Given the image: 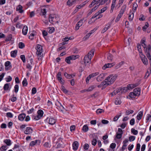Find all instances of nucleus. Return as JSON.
Listing matches in <instances>:
<instances>
[{"instance_id":"14","label":"nucleus","mask_w":151,"mask_h":151,"mask_svg":"<svg viewBox=\"0 0 151 151\" xmlns=\"http://www.w3.org/2000/svg\"><path fill=\"white\" fill-rule=\"evenodd\" d=\"M88 0H87L85 1H84V2H83V3L81 4H80L77 5V7L78 9H79L81 8H82V7L84 6L88 2Z\"/></svg>"},{"instance_id":"53","label":"nucleus","mask_w":151,"mask_h":151,"mask_svg":"<svg viewBox=\"0 0 151 151\" xmlns=\"http://www.w3.org/2000/svg\"><path fill=\"white\" fill-rule=\"evenodd\" d=\"M19 90V86L18 85H16L14 87V91L16 93H17Z\"/></svg>"},{"instance_id":"1","label":"nucleus","mask_w":151,"mask_h":151,"mask_svg":"<svg viewBox=\"0 0 151 151\" xmlns=\"http://www.w3.org/2000/svg\"><path fill=\"white\" fill-rule=\"evenodd\" d=\"M117 77L116 75H111L107 77L104 80V88L113 83L116 80Z\"/></svg>"},{"instance_id":"26","label":"nucleus","mask_w":151,"mask_h":151,"mask_svg":"<svg viewBox=\"0 0 151 151\" xmlns=\"http://www.w3.org/2000/svg\"><path fill=\"white\" fill-rule=\"evenodd\" d=\"M4 142L8 146H10L11 145V141L9 139H6L4 141Z\"/></svg>"},{"instance_id":"49","label":"nucleus","mask_w":151,"mask_h":151,"mask_svg":"<svg viewBox=\"0 0 151 151\" xmlns=\"http://www.w3.org/2000/svg\"><path fill=\"white\" fill-rule=\"evenodd\" d=\"M99 74V73L98 72L94 73L90 75V78H93L95 76L98 75Z\"/></svg>"},{"instance_id":"32","label":"nucleus","mask_w":151,"mask_h":151,"mask_svg":"<svg viewBox=\"0 0 151 151\" xmlns=\"http://www.w3.org/2000/svg\"><path fill=\"white\" fill-rule=\"evenodd\" d=\"M123 14H122L120 13L118 14V16H117L116 19L115 20L116 22H117L118 21H119L120 19L121 18V17H122Z\"/></svg>"},{"instance_id":"42","label":"nucleus","mask_w":151,"mask_h":151,"mask_svg":"<svg viewBox=\"0 0 151 151\" xmlns=\"http://www.w3.org/2000/svg\"><path fill=\"white\" fill-rule=\"evenodd\" d=\"M134 111L133 110H126L125 114L126 115H129L130 114H132L133 113Z\"/></svg>"},{"instance_id":"35","label":"nucleus","mask_w":151,"mask_h":151,"mask_svg":"<svg viewBox=\"0 0 151 151\" xmlns=\"http://www.w3.org/2000/svg\"><path fill=\"white\" fill-rule=\"evenodd\" d=\"M22 85L24 86H26L27 85V80L26 78H24L23 80L22 81Z\"/></svg>"},{"instance_id":"15","label":"nucleus","mask_w":151,"mask_h":151,"mask_svg":"<svg viewBox=\"0 0 151 151\" xmlns=\"http://www.w3.org/2000/svg\"><path fill=\"white\" fill-rule=\"evenodd\" d=\"M78 143L77 141H75L74 142L73 144V149L74 150H76L78 147Z\"/></svg>"},{"instance_id":"16","label":"nucleus","mask_w":151,"mask_h":151,"mask_svg":"<svg viewBox=\"0 0 151 151\" xmlns=\"http://www.w3.org/2000/svg\"><path fill=\"white\" fill-rule=\"evenodd\" d=\"M28 29L27 26H25L24 27L22 30V33L24 35H25L27 34Z\"/></svg>"},{"instance_id":"2","label":"nucleus","mask_w":151,"mask_h":151,"mask_svg":"<svg viewBox=\"0 0 151 151\" xmlns=\"http://www.w3.org/2000/svg\"><path fill=\"white\" fill-rule=\"evenodd\" d=\"M142 45L144 48L145 52L147 58L150 60H151V56L150 55V53H151V46L150 45H149L146 47V45L145 43Z\"/></svg>"},{"instance_id":"28","label":"nucleus","mask_w":151,"mask_h":151,"mask_svg":"<svg viewBox=\"0 0 151 151\" xmlns=\"http://www.w3.org/2000/svg\"><path fill=\"white\" fill-rule=\"evenodd\" d=\"M129 96L132 99H134L136 98V96H137L135 95V94L134 92H130L129 93Z\"/></svg>"},{"instance_id":"55","label":"nucleus","mask_w":151,"mask_h":151,"mask_svg":"<svg viewBox=\"0 0 151 151\" xmlns=\"http://www.w3.org/2000/svg\"><path fill=\"white\" fill-rule=\"evenodd\" d=\"M20 58L22 60L23 63H25L26 62L25 56L24 55H22L20 56Z\"/></svg>"},{"instance_id":"4","label":"nucleus","mask_w":151,"mask_h":151,"mask_svg":"<svg viewBox=\"0 0 151 151\" xmlns=\"http://www.w3.org/2000/svg\"><path fill=\"white\" fill-rule=\"evenodd\" d=\"M58 16L56 14H51L49 16V21L52 24L53 22L58 23Z\"/></svg>"},{"instance_id":"41","label":"nucleus","mask_w":151,"mask_h":151,"mask_svg":"<svg viewBox=\"0 0 151 151\" xmlns=\"http://www.w3.org/2000/svg\"><path fill=\"white\" fill-rule=\"evenodd\" d=\"M121 103L120 100L118 98H116L115 101V104L116 105L120 104Z\"/></svg>"},{"instance_id":"59","label":"nucleus","mask_w":151,"mask_h":151,"mask_svg":"<svg viewBox=\"0 0 151 151\" xmlns=\"http://www.w3.org/2000/svg\"><path fill=\"white\" fill-rule=\"evenodd\" d=\"M135 137L133 136H130L129 137V140L130 141H133L135 139Z\"/></svg>"},{"instance_id":"30","label":"nucleus","mask_w":151,"mask_h":151,"mask_svg":"<svg viewBox=\"0 0 151 151\" xmlns=\"http://www.w3.org/2000/svg\"><path fill=\"white\" fill-rule=\"evenodd\" d=\"M137 48L139 53H141V54H143L142 52V49H141V45L139 43L137 44Z\"/></svg>"},{"instance_id":"24","label":"nucleus","mask_w":151,"mask_h":151,"mask_svg":"<svg viewBox=\"0 0 151 151\" xmlns=\"http://www.w3.org/2000/svg\"><path fill=\"white\" fill-rule=\"evenodd\" d=\"M17 51L14 50L12 51L11 52V56L12 57L15 58L17 54Z\"/></svg>"},{"instance_id":"34","label":"nucleus","mask_w":151,"mask_h":151,"mask_svg":"<svg viewBox=\"0 0 151 151\" xmlns=\"http://www.w3.org/2000/svg\"><path fill=\"white\" fill-rule=\"evenodd\" d=\"M121 115V113H119L115 116L113 118L114 121H116Z\"/></svg>"},{"instance_id":"54","label":"nucleus","mask_w":151,"mask_h":151,"mask_svg":"<svg viewBox=\"0 0 151 151\" xmlns=\"http://www.w3.org/2000/svg\"><path fill=\"white\" fill-rule=\"evenodd\" d=\"M98 27H96L93 30H91L89 33L91 35L94 33L98 28Z\"/></svg>"},{"instance_id":"6","label":"nucleus","mask_w":151,"mask_h":151,"mask_svg":"<svg viewBox=\"0 0 151 151\" xmlns=\"http://www.w3.org/2000/svg\"><path fill=\"white\" fill-rule=\"evenodd\" d=\"M79 57L78 55H72L69 56L66 58L65 59V61L68 64H70V60H75L76 59L78 58Z\"/></svg>"},{"instance_id":"25","label":"nucleus","mask_w":151,"mask_h":151,"mask_svg":"<svg viewBox=\"0 0 151 151\" xmlns=\"http://www.w3.org/2000/svg\"><path fill=\"white\" fill-rule=\"evenodd\" d=\"M121 88L122 89V91L121 92V93H125L127 92L129 90L127 86V87H121Z\"/></svg>"},{"instance_id":"36","label":"nucleus","mask_w":151,"mask_h":151,"mask_svg":"<svg viewBox=\"0 0 151 151\" xmlns=\"http://www.w3.org/2000/svg\"><path fill=\"white\" fill-rule=\"evenodd\" d=\"M107 58L108 60L111 61L113 59V56L111 54L109 53L107 55Z\"/></svg>"},{"instance_id":"63","label":"nucleus","mask_w":151,"mask_h":151,"mask_svg":"<svg viewBox=\"0 0 151 151\" xmlns=\"http://www.w3.org/2000/svg\"><path fill=\"white\" fill-rule=\"evenodd\" d=\"M116 146V144L115 143H111L110 146V147L111 148V149H113Z\"/></svg>"},{"instance_id":"47","label":"nucleus","mask_w":151,"mask_h":151,"mask_svg":"<svg viewBox=\"0 0 151 151\" xmlns=\"http://www.w3.org/2000/svg\"><path fill=\"white\" fill-rule=\"evenodd\" d=\"M17 98L16 97L14 96V94H13L12 95L11 100L12 102H14L17 100Z\"/></svg>"},{"instance_id":"17","label":"nucleus","mask_w":151,"mask_h":151,"mask_svg":"<svg viewBox=\"0 0 151 151\" xmlns=\"http://www.w3.org/2000/svg\"><path fill=\"white\" fill-rule=\"evenodd\" d=\"M22 6L21 5H19L16 8L17 11H19L20 13H22L24 12V10L22 9Z\"/></svg>"},{"instance_id":"31","label":"nucleus","mask_w":151,"mask_h":151,"mask_svg":"<svg viewBox=\"0 0 151 151\" xmlns=\"http://www.w3.org/2000/svg\"><path fill=\"white\" fill-rule=\"evenodd\" d=\"M10 85V83L5 84L4 85V86L3 87L5 91L8 90L9 88V86Z\"/></svg>"},{"instance_id":"29","label":"nucleus","mask_w":151,"mask_h":151,"mask_svg":"<svg viewBox=\"0 0 151 151\" xmlns=\"http://www.w3.org/2000/svg\"><path fill=\"white\" fill-rule=\"evenodd\" d=\"M82 130L84 132H87L88 130V127L87 125H84L82 128Z\"/></svg>"},{"instance_id":"52","label":"nucleus","mask_w":151,"mask_h":151,"mask_svg":"<svg viewBox=\"0 0 151 151\" xmlns=\"http://www.w3.org/2000/svg\"><path fill=\"white\" fill-rule=\"evenodd\" d=\"M134 14L133 13H132L131 14H130L129 16V21H132L133 19Z\"/></svg>"},{"instance_id":"64","label":"nucleus","mask_w":151,"mask_h":151,"mask_svg":"<svg viewBox=\"0 0 151 151\" xmlns=\"http://www.w3.org/2000/svg\"><path fill=\"white\" fill-rule=\"evenodd\" d=\"M97 142V140L96 139H94L92 141V144L94 146L96 144Z\"/></svg>"},{"instance_id":"50","label":"nucleus","mask_w":151,"mask_h":151,"mask_svg":"<svg viewBox=\"0 0 151 151\" xmlns=\"http://www.w3.org/2000/svg\"><path fill=\"white\" fill-rule=\"evenodd\" d=\"M131 131L134 135H137L138 134V131L133 128L131 129Z\"/></svg>"},{"instance_id":"46","label":"nucleus","mask_w":151,"mask_h":151,"mask_svg":"<svg viewBox=\"0 0 151 151\" xmlns=\"http://www.w3.org/2000/svg\"><path fill=\"white\" fill-rule=\"evenodd\" d=\"M7 148V146H2L0 148V150L1 151H5L6 150V149Z\"/></svg>"},{"instance_id":"37","label":"nucleus","mask_w":151,"mask_h":151,"mask_svg":"<svg viewBox=\"0 0 151 151\" xmlns=\"http://www.w3.org/2000/svg\"><path fill=\"white\" fill-rule=\"evenodd\" d=\"M104 0H99L97 1V3H96V5L99 6L100 5H102L104 4Z\"/></svg>"},{"instance_id":"27","label":"nucleus","mask_w":151,"mask_h":151,"mask_svg":"<svg viewBox=\"0 0 151 151\" xmlns=\"http://www.w3.org/2000/svg\"><path fill=\"white\" fill-rule=\"evenodd\" d=\"M96 87V86L95 85H92L89 87L88 89H87L88 92L92 91Z\"/></svg>"},{"instance_id":"39","label":"nucleus","mask_w":151,"mask_h":151,"mask_svg":"<svg viewBox=\"0 0 151 151\" xmlns=\"http://www.w3.org/2000/svg\"><path fill=\"white\" fill-rule=\"evenodd\" d=\"M61 89L64 93H68V91L65 88L64 86H61Z\"/></svg>"},{"instance_id":"9","label":"nucleus","mask_w":151,"mask_h":151,"mask_svg":"<svg viewBox=\"0 0 151 151\" xmlns=\"http://www.w3.org/2000/svg\"><path fill=\"white\" fill-rule=\"evenodd\" d=\"M140 57L143 63L145 65H147L148 63L147 60L145 56L144 55H143V54H142L141 56H140Z\"/></svg>"},{"instance_id":"58","label":"nucleus","mask_w":151,"mask_h":151,"mask_svg":"<svg viewBox=\"0 0 151 151\" xmlns=\"http://www.w3.org/2000/svg\"><path fill=\"white\" fill-rule=\"evenodd\" d=\"M135 123V120L134 118H132L131 119L130 121V124L131 125H133Z\"/></svg>"},{"instance_id":"57","label":"nucleus","mask_w":151,"mask_h":151,"mask_svg":"<svg viewBox=\"0 0 151 151\" xmlns=\"http://www.w3.org/2000/svg\"><path fill=\"white\" fill-rule=\"evenodd\" d=\"M6 80L7 82L11 81L12 80V78L10 76H9L7 77L6 78Z\"/></svg>"},{"instance_id":"23","label":"nucleus","mask_w":151,"mask_h":151,"mask_svg":"<svg viewBox=\"0 0 151 151\" xmlns=\"http://www.w3.org/2000/svg\"><path fill=\"white\" fill-rule=\"evenodd\" d=\"M38 142L39 143H40V141L39 140H36L35 141H32L30 143V145L32 146H33L36 145Z\"/></svg>"},{"instance_id":"44","label":"nucleus","mask_w":151,"mask_h":151,"mask_svg":"<svg viewBox=\"0 0 151 151\" xmlns=\"http://www.w3.org/2000/svg\"><path fill=\"white\" fill-rule=\"evenodd\" d=\"M123 133H117L116 134V137L117 139H120L122 136Z\"/></svg>"},{"instance_id":"11","label":"nucleus","mask_w":151,"mask_h":151,"mask_svg":"<svg viewBox=\"0 0 151 151\" xmlns=\"http://www.w3.org/2000/svg\"><path fill=\"white\" fill-rule=\"evenodd\" d=\"M141 89L139 88H136L134 89L133 92L137 96H139L140 95Z\"/></svg>"},{"instance_id":"3","label":"nucleus","mask_w":151,"mask_h":151,"mask_svg":"<svg viewBox=\"0 0 151 151\" xmlns=\"http://www.w3.org/2000/svg\"><path fill=\"white\" fill-rule=\"evenodd\" d=\"M37 50V54L38 56V59L39 60H40L42 56V48L41 45H37L36 48Z\"/></svg>"},{"instance_id":"56","label":"nucleus","mask_w":151,"mask_h":151,"mask_svg":"<svg viewBox=\"0 0 151 151\" xmlns=\"http://www.w3.org/2000/svg\"><path fill=\"white\" fill-rule=\"evenodd\" d=\"M55 105L56 106L60 107V106H62L63 109H64V107L62 106L61 104L59 102V101H57V102H55Z\"/></svg>"},{"instance_id":"5","label":"nucleus","mask_w":151,"mask_h":151,"mask_svg":"<svg viewBox=\"0 0 151 151\" xmlns=\"http://www.w3.org/2000/svg\"><path fill=\"white\" fill-rule=\"evenodd\" d=\"M37 115L36 116H33L32 117L33 119L36 120H38L40 119L43 116L44 113L42 110H39L37 111Z\"/></svg>"},{"instance_id":"13","label":"nucleus","mask_w":151,"mask_h":151,"mask_svg":"<svg viewBox=\"0 0 151 151\" xmlns=\"http://www.w3.org/2000/svg\"><path fill=\"white\" fill-rule=\"evenodd\" d=\"M26 117V115L24 113H22L20 114L18 116V119L21 121H23Z\"/></svg>"},{"instance_id":"48","label":"nucleus","mask_w":151,"mask_h":151,"mask_svg":"<svg viewBox=\"0 0 151 151\" xmlns=\"http://www.w3.org/2000/svg\"><path fill=\"white\" fill-rule=\"evenodd\" d=\"M110 26V24L109 23L106 24L105 27H104V32L109 28Z\"/></svg>"},{"instance_id":"12","label":"nucleus","mask_w":151,"mask_h":151,"mask_svg":"<svg viewBox=\"0 0 151 151\" xmlns=\"http://www.w3.org/2000/svg\"><path fill=\"white\" fill-rule=\"evenodd\" d=\"M32 132V129L30 127H27L24 131V133L27 134H31Z\"/></svg>"},{"instance_id":"38","label":"nucleus","mask_w":151,"mask_h":151,"mask_svg":"<svg viewBox=\"0 0 151 151\" xmlns=\"http://www.w3.org/2000/svg\"><path fill=\"white\" fill-rule=\"evenodd\" d=\"M146 120L147 121L146 122H148V121H151V115L149 114H147V116L146 118Z\"/></svg>"},{"instance_id":"51","label":"nucleus","mask_w":151,"mask_h":151,"mask_svg":"<svg viewBox=\"0 0 151 151\" xmlns=\"http://www.w3.org/2000/svg\"><path fill=\"white\" fill-rule=\"evenodd\" d=\"M149 24L147 22L146 23V24H145V25L143 27H142L143 30L144 31H145L146 30V29L149 27Z\"/></svg>"},{"instance_id":"22","label":"nucleus","mask_w":151,"mask_h":151,"mask_svg":"<svg viewBox=\"0 0 151 151\" xmlns=\"http://www.w3.org/2000/svg\"><path fill=\"white\" fill-rule=\"evenodd\" d=\"M126 5L123 6L119 12V13L123 14L126 10Z\"/></svg>"},{"instance_id":"8","label":"nucleus","mask_w":151,"mask_h":151,"mask_svg":"<svg viewBox=\"0 0 151 151\" xmlns=\"http://www.w3.org/2000/svg\"><path fill=\"white\" fill-rule=\"evenodd\" d=\"M45 122L46 123H47L51 125H53L56 122V120L55 119L52 118H47L45 120Z\"/></svg>"},{"instance_id":"62","label":"nucleus","mask_w":151,"mask_h":151,"mask_svg":"<svg viewBox=\"0 0 151 151\" xmlns=\"http://www.w3.org/2000/svg\"><path fill=\"white\" fill-rule=\"evenodd\" d=\"M7 117L10 118H12L13 116V115L11 112H7L6 114Z\"/></svg>"},{"instance_id":"60","label":"nucleus","mask_w":151,"mask_h":151,"mask_svg":"<svg viewBox=\"0 0 151 151\" xmlns=\"http://www.w3.org/2000/svg\"><path fill=\"white\" fill-rule=\"evenodd\" d=\"M91 35L89 33H88L83 38V39L84 40H85L89 38Z\"/></svg>"},{"instance_id":"19","label":"nucleus","mask_w":151,"mask_h":151,"mask_svg":"<svg viewBox=\"0 0 151 151\" xmlns=\"http://www.w3.org/2000/svg\"><path fill=\"white\" fill-rule=\"evenodd\" d=\"M115 65L114 63H109L107 64H105L104 65V69L105 68H111Z\"/></svg>"},{"instance_id":"61","label":"nucleus","mask_w":151,"mask_h":151,"mask_svg":"<svg viewBox=\"0 0 151 151\" xmlns=\"http://www.w3.org/2000/svg\"><path fill=\"white\" fill-rule=\"evenodd\" d=\"M140 17H141L139 18V20L141 21H144L145 20V18H144V16L143 14H141V15H140Z\"/></svg>"},{"instance_id":"21","label":"nucleus","mask_w":151,"mask_h":151,"mask_svg":"<svg viewBox=\"0 0 151 151\" xmlns=\"http://www.w3.org/2000/svg\"><path fill=\"white\" fill-rule=\"evenodd\" d=\"M94 50L93 49L90 52H89L87 56L89 57H90L92 58L94 54Z\"/></svg>"},{"instance_id":"20","label":"nucleus","mask_w":151,"mask_h":151,"mask_svg":"<svg viewBox=\"0 0 151 151\" xmlns=\"http://www.w3.org/2000/svg\"><path fill=\"white\" fill-rule=\"evenodd\" d=\"M143 114L142 111H139L137 116V119L139 120H140L143 116Z\"/></svg>"},{"instance_id":"18","label":"nucleus","mask_w":151,"mask_h":151,"mask_svg":"<svg viewBox=\"0 0 151 151\" xmlns=\"http://www.w3.org/2000/svg\"><path fill=\"white\" fill-rule=\"evenodd\" d=\"M104 77V74L102 73L100 74L97 77L96 80L97 81H100L103 80Z\"/></svg>"},{"instance_id":"45","label":"nucleus","mask_w":151,"mask_h":151,"mask_svg":"<svg viewBox=\"0 0 151 151\" xmlns=\"http://www.w3.org/2000/svg\"><path fill=\"white\" fill-rule=\"evenodd\" d=\"M35 32L34 31H33V33H31V32H29V34H30V35H29V38L31 40L32 39H33V37L35 36V34L34 32Z\"/></svg>"},{"instance_id":"33","label":"nucleus","mask_w":151,"mask_h":151,"mask_svg":"<svg viewBox=\"0 0 151 151\" xmlns=\"http://www.w3.org/2000/svg\"><path fill=\"white\" fill-rule=\"evenodd\" d=\"M41 12L42 13V15L45 16V14L47 12L46 9L45 8L42 9L41 10Z\"/></svg>"},{"instance_id":"40","label":"nucleus","mask_w":151,"mask_h":151,"mask_svg":"<svg viewBox=\"0 0 151 151\" xmlns=\"http://www.w3.org/2000/svg\"><path fill=\"white\" fill-rule=\"evenodd\" d=\"M57 78L58 80H61L62 79L61 75V73L60 72H59L57 75Z\"/></svg>"},{"instance_id":"7","label":"nucleus","mask_w":151,"mask_h":151,"mask_svg":"<svg viewBox=\"0 0 151 151\" xmlns=\"http://www.w3.org/2000/svg\"><path fill=\"white\" fill-rule=\"evenodd\" d=\"M91 58L89 57L88 56L86 55L84 58V62L86 66L88 68H90V64L91 63Z\"/></svg>"},{"instance_id":"10","label":"nucleus","mask_w":151,"mask_h":151,"mask_svg":"<svg viewBox=\"0 0 151 151\" xmlns=\"http://www.w3.org/2000/svg\"><path fill=\"white\" fill-rule=\"evenodd\" d=\"M4 64L5 66V68L6 70H9L12 68V66L10 61H6L5 63Z\"/></svg>"},{"instance_id":"43","label":"nucleus","mask_w":151,"mask_h":151,"mask_svg":"<svg viewBox=\"0 0 151 151\" xmlns=\"http://www.w3.org/2000/svg\"><path fill=\"white\" fill-rule=\"evenodd\" d=\"M18 45L19 48L21 49L23 48L25 46L24 44L22 42L19 43Z\"/></svg>"}]
</instances>
